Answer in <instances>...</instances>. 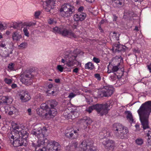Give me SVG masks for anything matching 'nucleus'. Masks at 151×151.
<instances>
[{
	"instance_id": "nucleus-1",
	"label": "nucleus",
	"mask_w": 151,
	"mask_h": 151,
	"mask_svg": "<svg viewBox=\"0 0 151 151\" xmlns=\"http://www.w3.org/2000/svg\"><path fill=\"white\" fill-rule=\"evenodd\" d=\"M151 112V101L146 102L140 107L137 111L140 120L144 129L149 128L148 118Z\"/></svg>"
},
{
	"instance_id": "nucleus-2",
	"label": "nucleus",
	"mask_w": 151,
	"mask_h": 151,
	"mask_svg": "<svg viewBox=\"0 0 151 151\" xmlns=\"http://www.w3.org/2000/svg\"><path fill=\"white\" fill-rule=\"evenodd\" d=\"M13 130L11 132L8 133L9 137L14 140V139H18L19 137H25L26 138L28 134L25 130V128L24 126L20 127L17 124H15L13 126Z\"/></svg>"
},
{
	"instance_id": "nucleus-3",
	"label": "nucleus",
	"mask_w": 151,
	"mask_h": 151,
	"mask_svg": "<svg viewBox=\"0 0 151 151\" xmlns=\"http://www.w3.org/2000/svg\"><path fill=\"white\" fill-rule=\"evenodd\" d=\"M110 105L109 104H96L90 106L86 110L89 113H91L93 109H96L98 114L102 116L106 115L110 109Z\"/></svg>"
},
{
	"instance_id": "nucleus-4",
	"label": "nucleus",
	"mask_w": 151,
	"mask_h": 151,
	"mask_svg": "<svg viewBox=\"0 0 151 151\" xmlns=\"http://www.w3.org/2000/svg\"><path fill=\"white\" fill-rule=\"evenodd\" d=\"M113 129L115 135L121 139L124 138L128 132V129L119 124H114Z\"/></svg>"
},
{
	"instance_id": "nucleus-5",
	"label": "nucleus",
	"mask_w": 151,
	"mask_h": 151,
	"mask_svg": "<svg viewBox=\"0 0 151 151\" xmlns=\"http://www.w3.org/2000/svg\"><path fill=\"white\" fill-rule=\"evenodd\" d=\"M75 11L74 7L69 4H64L60 9L61 16L64 17H70Z\"/></svg>"
},
{
	"instance_id": "nucleus-6",
	"label": "nucleus",
	"mask_w": 151,
	"mask_h": 151,
	"mask_svg": "<svg viewBox=\"0 0 151 151\" xmlns=\"http://www.w3.org/2000/svg\"><path fill=\"white\" fill-rule=\"evenodd\" d=\"M42 139H40L37 141V143H32V145L35 148L36 150L37 148L40 146H43V145H46L47 148L49 151H53V146L54 145V142L52 141H49L47 139H45L43 141H41Z\"/></svg>"
},
{
	"instance_id": "nucleus-7",
	"label": "nucleus",
	"mask_w": 151,
	"mask_h": 151,
	"mask_svg": "<svg viewBox=\"0 0 151 151\" xmlns=\"http://www.w3.org/2000/svg\"><path fill=\"white\" fill-rule=\"evenodd\" d=\"M57 102L52 101L50 104L51 108H49L46 103L42 104L40 106V108H42L47 112L50 117H53L57 113L56 110L54 108L57 105Z\"/></svg>"
},
{
	"instance_id": "nucleus-8",
	"label": "nucleus",
	"mask_w": 151,
	"mask_h": 151,
	"mask_svg": "<svg viewBox=\"0 0 151 151\" xmlns=\"http://www.w3.org/2000/svg\"><path fill=\"white\" fill-rule=\"evenodd\" d=\"M61 63H65L68 67H73L77 63L76 57L73 55L71 54H67L65 55L64 58H62L61 60Z\"/></svg>"
},
{
	"instance_id": "nucleus-9",
	"label": "nucleus",
	"mask_w": 151,
	"mask_h": 151,
	"mask_svg": "<svg viewBox=\"0 0 151 151\" xmlns=\"http://www.w3.org/2000/svg\"><path fill=\"white\" fill-rule=\"evenodd\" d=\"M113 91L114 88L112 87L105 86L99 90L98 96L100 97L109 96L113 94Z\"/></svg>"
},
{
	"instance_id": "nucleus-10",
	"label": "nucleus",
	"mask_w": 151,
	"mask_h": 151,
	"mask_svg": "<svg viewBox=\"0 0 151 151\" xmlns=\"http://www.w3.org/2000/svg\"><path fill=\"white\" fill-rule=\"evenodd\" d=\"M47 129L45 127L41 129V128H39L38 129H34L31 131L32 134L37 136L38 138V140L40 139H42L41 141H43L46 139L45 137V135L47 132Z\"/></svg>"
},
{
	"instance_id": "nucleus-11",
	"label": "nucleus",
	"mask_w": 151,
	"mask_h": 151,
	"mask_svg": "<svg viewBox=\"0 0 151 151\" xmlns=\"http://www.w3.org/2000/svg\"><path fill=\"white\" fill-rule=\"evenodd\" d=\"M34 77L33 75L31 73L27 72L21 76L20 81L21 82L27 85L32 84V79Z\"/></svg>"
},
{
	"instance_id": "nucleus-12",
	"label": "nucleus",
	"mask_w": 151,
	"mask_h": 151,
	"mask_svg": "<svg viewBox=\"0 0 151 151\" xmlns=\"http://www.w3.org/2000/svg\"><path fill=\"white\" fill-rule=\"evenodd\" d=\"M61 35L63 36L71 38H76L77 37V35L71 30L66 28L64 26L63 27Z\"/></svg>"
},
{
	"instance_id": "nucleus-13",
	"label": "nucleus",
	"mask_w": 151,
	"mask_h": 151,
	"mask_svg": "<svg viewBox=\"0 0 151 151\" xmlns=\"http://www.w3.org/2000/svg\"><path fill=\"white\" fill-rule=\"evenodd\" d=\"M102 144L104 148L108 150H113L115 146L114 141L111 140L106 139L103 141Z\"/></svg>"
},
{
	"instance_id": "nucleus-14",
	"label": "nucleus",
	"mask_w": 151,
	"mask_h": 151,
	"mask_svg": "<svg viewBox=\"0 0 151 151\" xmlns=\"http://www.w3.org/2000/svg\"><path fill=\"white\" fill-rule=\"evenodd\" d=\"M93 144L92 141L88 140H84L79 146V148L81 149V151H86L88 147H91Z\"/></svg>"
},
{
	"instance_id": "nucleus-15",
	"label": "nucleus",
	"mask_w": 151,
	"mask_h": 151,
	"mask_svg": "<svg viewBox=\"0 0 151 151\" xmlns=\"http://www.w3.org/2000/svg\"><path fill=\"white\" fill-rule=\"evenodd\" d=\"M86 17V13L83 12H78L73 16L74 20L76 21H82Z\"/></svg>"
},
{
	"instance_id": "nucleus-16",
	"label": "nucleus",
	"mask_w": 151,
	"mask_h": 151,
	"mask_svg": "<svg viewBox=\"0 0 151 151\" xmlns=\"http://www.w3.org/2000/svg\"><path fill=\"white\" fill-rule=\"evenodd\" d=\"M35 23L31 22L24 24V26L23 27V31L24 35L26 36L27 37H29V32L28 30L29 27L35 25Z\"/></svg>"
},
{
	"instance_id": "nucleus-17",
	"label": "nucleus",
	"mask_w": 151,
	"mask_h": 151,
	"mask_svg": "<svg viewBox=\"0 0 151 151\" xmlns=\"http://www.w3.org/2000/svg\"><path fill=\"white\" fill-rule=\"evenodd\" d=\"M22 38L21 33L18 30L13 32L12 34V40L14 41H18Z\"/></svg>"
},
{
	"instance_id": "nucleus-18",
	"label": "nucleus",
	"mask_w": 151,
	"mask_h": 151,
	"mask_svg": "<svg viewBox=\"0 0 151 151\" xmlns=\"http://www.w3.org/2000/svg\"><path fill=\"white\" fill-rule=\"evenodd\" d=\"M20 99L23 102H26L29 101L31 97L28 92L23 91L19 94Z\"/></svg>"
},
{
	"instance_id": "nucleus-19",
	"label": "nucleus",
	"mask_w": 151,
	"mask_h": 151,
	"mask_svg": "<svg viewBox=\"0 0 151 151\" xmlns=\"http://www.w3.org/2000/svg\"><path fill=\"white\" fill-rule=\"evenodd\" d=\"M22 137H19L18 139H16L13 141L12 143L14 146L17 147L24 145L23 142L24 140H26L24 139H23Z\"/></svg>"
},
{
	"instance_id": "nucleus-20",
	"label": "nucleus",
	"mask_w": 151,
	"mask_h": 151,
	"mask_svg": "<svg viewBox=\"0 0 151 151\" xmlns=\"http://www.w3.org/2000/svg\"><path fill=\"white\" fill-rule=\"evenodd\" d=\"M36 111L37 114L40 116L46 118L50 117V116L49 115L48 113L41 108L37 109Z\"/></svg>"
},
{
	"instance_id": "nucleus-21",
	"label": "nucleus",
	"mask_w": 151,
	"mask_h": 151,
	"mask_svg": "<svg viewBox=\"0 0 151 151\" xmlns=\"http://www.w3.org/2000/svg\"><path fill=\"white\" fill-rule=\"evenodd\" d=\"M112 2L114 7L119 8L123 5L124 0H113Z\"/></svg>"
},
{
	"instance_id": "nucleus-22",
	"label": "nucleus",
	"mask_w": 151,
	"mask_h": 151,
	"mask_svg": "<svg viewBox=\"0 0 151 151\" xmlns=\"http://www.w3.org/2000/svg\"><path fill=\"white\" fill-rule=\"evenodd\" d=\"M81 122L84 126V127H86L92 122V120L89 117H86L81 120Z\"/></svg>"
},
{
	"instance_id": "nucleus-23",
	"label": "nucleus",
	"mask_w": 151,
	"mask_h": 151,
	"mask_svg": "<svg viewBox=\"0 0 151 151\" xmlns=\"http://www.w3.org/2000/svg\"><path fill=\"white\" fill-rule=\"evenodd\" d=\"M42 1L43 2V4L46 5L47 6L45 7L44 6H43L45 10L47 12H49L52 8L50 5L51 3L50 0H42Z\"/></svg>"
},
{
	"instance_id": "nucleus-24",
	"label": "nucleus",
	"mask_w": 151,
	"mask_h": 151,
	"mask_svg": "<svg viewBox=\"0 0 151 151\" xmlns=\"http://www.w3.org/2000/svg\"><path fill=\"white\" fill-rule=\"evenodd\" d=\"M77 133V131L74 130L72 128L69 129H67L65 130V134L67 136L70 137H72L73 133L76 134Z\"/></svg>"
},
{
	"instance_id": "nucleus-25",
	"label": "nucleus",
	"mask_w": 151,
	"mask_h": 151,
	"mask_svg": "<svg viewBox=\"0 0 151 151\" xmlns=\"http://www.w3.org/2000/svg\"><path fill=\"white\" fill-rule=\"evenodd\" d=\"M10 111H9L8 114L9 115L13 114L17 115L18 113V110L13 106H11L10 107Z\"/></svg>"
},
{
	"instance_id": "nucleus-26",
	"label": "nucleus",
	"mask_w": 151,
	"mask_h": 151,
	"mask_svg": "<svg viewBox=\"0 0 151 151\" xmlns=\"http://www.w3.org/2000/svg\"><path fill=\"white\" fill-rule=\"evenodd\" d=\"M71 111L68 109H66L64 111L63 115L64 117L66 118L70 119V114Z\"/></svg>"
},
{
	"instance_id": "nucleus-27",
	"label": "nucleus",
	"mask_w": 151,
	"mask_h": 151,
	"mask_svg": "<svg viewBox=\"0 0 151 151\" xmlns=\"http://www.w3.org/2000/svg\"><path fill=\"white\" fill-rule=\"evenodd\" d=\"M85 68L86 69L92 70L94 68V66L91 62H89L85 64Z\"/></svg>"
},
{
	"instance_id": "nucleus-28",
	"label": "nucleus",
	"mask_w": 151,
	"mask_h": 151,
	"mask_svg": "<svg viewBox=\"0 0 151 151\" xmlns=\"http://www.w3.org/2000/svg\"><path fill=\"white\" fill-rule=\"evenodd\" d=\"M63 26H61L60 27H55L53 28L52 31L55 33H59L61 35V32Z\"/></svg>"
},
{
	"instance_id": "nucleus-29",
	"label": "nucleus",
	"mask_w": 151,
	"mask_h": 151,
	"mask_svg": "<svg viewBox=\"0 0 151 151\" xmlns=\"http://www.w3.org/2000/svg\"><path fill=\"white\" fill-rule=\"evenodd\" d=\"M126 114L127 115V119L131 123L133 121V119L132 113L129 111H127L126 112Z\"/></svg>"
},
{
	"instance_id": "nucleus-30",
	"label": "nucleus",
	"mask_w": 151,
	"mask_h": 151,
	"mask_svg": "<svg viewBox=\"0 0 151 151\" xmlns=\"http://www.w3.org/2000/svg\"><path fill=\"white\" fill-rule=\"evenodd\" d=\"M54 145L53 151H59L60 149V146L58 143L56 142H54Z\"/></svg>"
},
{
	"instance_id": "nucleus-31",
	"label": "nucleus",
	"mask_w": 151,
	"mask_h": 151,
	"mask_svg": "<svg viewBox=\"0 0 151 151\" xmlns=\"http://www.w3.org/2000/svg\"><path fill=\"white\" fill-rule=\"evenodd\" d=\"M70 114H71L70 119H73L75 118L78 117L79 116V112L76 111H74L71 112Z\"/></svg>"
},
{
	"instance_id": "nucleus-32",
	"label": "nucleus",
	"mask_w": 151,
	"mask_h": 151,
	"mask_svg": "<svg viewBox=\"0 0 151 151\" xmlns=\"http://www.w3.org/2000/svg\"><path fill=\"white\" fill-rule=\"evenodd\" d=\"M27 46V42H24L21 43L18 46V47L19 49H24L26 48Z\"/></svg>"
},
{
	"instance_id": "nucleus-33",
	"label": "nucleus",
	"mask_w": 151,
	"mask_h": 151,
	"mask_svg": "<svg viewBox=\"0 0 151 151\" xmlns=\"http://www.w3.org/2000/svg\"><path fill=\"white\" fill-rule=\"evenodd\" d=\"M143 139L141 138H138L135 140V142L137 145H141L143 143Z\"/></svg>"
},
{
	"instance_id": "nucleus-34",
	"label": "nucleus",
	"mask_w": 151,
	"mask_h": 151,
	"mask_svg": "<svg viewBox=\"0 0 151 151\" xmlns=\"http://www.w3.org/2000/svg\"><path fill=\"white\" fill-rule=\"evenodd\" d=\"M113 35L112 36L113 37L115 38L117 40H119L120 34L119 33L114 32L113 33Z\"/></svg>"
},
{
	"instance_id": "nucleus-35",
	"label": "nucleus",
	"mask_w": 151,
	"mask_h": 151,
	"mask_svg": "<svg viewBox=\"0 0 151 151\" xmlns=\"http://www.w3.org/2000/svg\"><path fill=\"white\" fill-rule=\"evenodd\" d=\"M64 69V67L61 65H58L57 66V69L60 72H63Z\"/></svg>"
},
{
	"instance_id": "nucleus-36",
	"label": "nucleus",
	"mask_w": 151,
	"mask_h": 151,
	"mask_svg": "<svg viewBox=\"0 0 151 151\" xmlns=\"http://www.w3.org/2000/svg\"><path fill=\"white\" fill-rule=\"evenodd\" d=\"M77 94L76 93V92H71L69 93L68 97L69 98L71 99L75 97L77 95Z\"/></svg>"
},
{
	"instance_id": "nucleus-37",
	"label": "nucleus",
	"mask_w": 151,
	"mask_h": 151,
	"mask_svg": "<svg viewBox=\"0 0 151 151\" xmlns=\"http://www.w3.org/2000/svg\"><path fill=\"white\" fill-rule=\"evenodd\" d=\"M5 82L7 84H10L12 82V80L11 79L5 78L4 80Z\"/></svg>"
},
{
	"instance_id": "nucleus-38",
	"label": "nucleus",
	"mask_w": 151,
	"mask_h": 151,
	"mask_svg": "<svg viewBox=\"0 0 151 151\" xmlns=\"http://www.w3.org/2000/svg\"><path fill=\"white\" fill-rule=\"evenodd\" d=\"M41 147H43L42 149H39L38 150V151H47V148L46 145H43V146H41Z\"/></svg>"
},
{
	"instance_id": "nucleus-39",
	"label": "nucleus",
	"mask_w": 151,
	"mask_h": 151,
	"mask_svg": "<svg viewBox=\"0 0 151 151\" xmlns=\"http://www.w3.org/2000/svg\"><path fill=\"white\" fill-rule=\"evenodd\" d=\"M14 63H11L9 64L8 66V68L10 70H14Z\"/></svg>"
},
{
	"instance_id": "nucleus-40",
	"label": "nucleus",
	"mask_w": 151,
	"mask_h": 151,
	"mask_svg": "<svg viewBox=\"0 0 151 151\" xmlns=\"http://www.w3.org/2000/svg\"><path fill=\"white\" fill-rule=\"evenodd\" d=\"M48 23L50 24H55L56 23V22L54 21V20L52 19H49L48 20Z\"/></svg>"
},
{
	"instance_id": "nucleus-41",
	"label": "nucleus",
	"mask_w": 151,
	"mask_h": 151,
	"mask_svg": "<svg viewBox=\"0 0 151 151\" xmlns=\"http://www.w3.org/2000/svg\"><path fill=\"white\" fill-rule=\"evenodd\" d=\"M95 77L98 81H100L101 79V77H100V75L98 73H96L94 75Z\"/></svg>"
},
{
	"instance_id": "nucleus-42",
	"label": "nucleus",
	"mask_w": 151,
	"mask_h": 151,
	"mask_svg": "<svg viewBox=\"0 0 151 151\" xmlns=\"http://www.w3.org/2000/svg\"><path fill=\"white\" fill-rule=\"evenodd\" d=\"M40 11H37L35 12V17L36 18H38L39 15H40Z\"/></svg>"
},
{
	"instance_id": "nucleus-43",
	"label": "nucleus",
	"mask_w": 151,
	"mask_h": 151,
	"mask_svg": "<svg viewBox=\"0 0 151 151\" xmlns=\"http://www.w3.org/2000/svg\"><path fill=\"white\" fill-rule=\"evenodd\" d=\"M6 45L3 42H2L0 45V49L1 48H3L4 49H6Z\"/></svg>"
},
{
	"instance_id": "nucleus-44",
	"label": "nucleus",
	"mask_w": 151,
	"mask_h": 151,
	"mask_svg": "<svg viewBox=\"0 0 151 151\" xmlns=\"http://www.w3.org/2000/svg\"><path fill=\"white\" fill-rule=\"evenodd\" d=\"M119 68L118 66H113L112 68V71L113 72H116L118 70Z\"/></svg>"
},
{
	"instance_id": "nucleus-45",
	"label": "nucleus",
	"mask_w": 151,
	"mask_h": 151,
	"mask_svg": "<svg viewBox=\"0 0 151 151\" xmlns=\"http://www.w3.org/2000/svg\"><path fill=\"white\" fill-rule=\"evenodd\" d=\"M93 61L94 62H95L96 63H99L100 61V60L99 58H96L95 57L93 58Z\"/></svg>"
},
{
	"instance_id": "nucleus-46",
	"label": "nucleus",
	"mask_w": 151,
	"mask_h": 151,
	"mask_svg": "<svg viewBox=\"0 0 151 151\" xmlns=\"http://www.w3.org/2000/svg\"><path fill=\"white\" fill-rule=\"evenodd\" d=\"M120 45L118 44H115L113 47V49L114 50H117V48H119Z\"/></svg>"
},
{
	"instance_id": "nucleus-47",
	"label": "nucleus",
	"mask_w": 151,
	"mask_h": 151,
	"mask_svg": "<svg viewBox=\"0 0 151 151\" xmlns=\"http://www.w3.org/2000/svg\"><path fill=\"white\" fill-rule=\"evenodd\" d=\"M78 24L77 23L74 24L73 26H72V28L73 29H76L78 27Z\"/></svg>"
},
{
	"instance_id": "nucleus-48",
	"label": "nucleus",
	"mask_w": 151,
	"mask_h": 151,
	"mask_svg": "<svg viewBox=\"0 0 151 151\" xmlns=\"http://www.w3.org/2000/svg\"><path fill=\"white\" fill-rule=\"evenodd\" d=\"M84 9V8L83 6L80 7L78 9V12H82Z\"/></svg>"
},
{
	"instance_id": "nucleus-49",
	"label": "nucleus",
	"mask_w": 151,
	"mask_h": 151,
	"mask_svg": "<svg viewBox=\"0 0 151 151\" xmlns=\"http://www.w3.org/2000/svg\"><path fill=\"white\" fill-rule=\"evenodd\" d=\"M79 71V69L78 68H76L74 69L73 70V72L75 73H77Z\"/></svg>"
},
{
	"instance_id": "nucleus-50",
	"label": "nucleus",
	"mask_w": 151,
	"mask_h": 151,
	"mask_svg": "<svg viewBox=\"0 0 151 151\" xmlns=\"http://www.w3.org/2000/svg\"><path fill=\"white\" fill-rule=\"evenodd\" d=\"M147 66L150 72L151 73V63L150 65H147Z\"/></svg>"
},
{
	"instance_id": "nucleus-51",
	"label": "nucleus",
	"mask_w": 151,
	"mask_h": 151,
	"mask_svg": "<svg viewBox=\"0 0 151 151\" xmlns=\"http://www.w3.org/2000/svg\"><path fill=\"white\" fill-rule=\"evenodd\" d=\"M4 29V26L3 25L0 23V30H2Z\"/></svg>"
},
{
	"instance_id": "nucleus-52",
	"label": "nucleus",
	"mask_w": 151,
	"mask_h": 151,
	"mask_svg": "<svg viewBox=\"0 0 151 151\" xmlns=\"http://www.w3.org/2000/svg\"><path fill=\"white\" fill-rule=\"evenodd\" d=\"M110 67V66H109L108 67V70L107 72L109 73H110L111 72H113L112 71V69L111 70L109 69Z\"/></svg>"
},
{
	"instance_id": "nucleus-53",
	"label": "nucleus",
	"mask_w": 151,
	"mask_h": 151,
	"mask_svg": "<svg viewBox=\"0 0 151 151\" xmlns=\"http://www.w3.org/2000/svg\"><path fill=\"white\" fill-rule=\"evenodd\" d=\"M148 138H147V141L148 143H150L151 142V137H150V136L149 137H147Z\"/></svg>"
},
{
	"instance_id": "nucleus-54",
	"label": "nucleus",
	"mask_w": 151,
	"mask_h": 151,
	"mask_svg": "<svg viewBox=\"0 0 151 151\" xmlns=\"http://www.w3.org/2000/svg\"><path fill=\"white\" fill-rule=\"evenodd\" d=\"M147 137L150 136L151 137V131H148V133L147 134Z\"/></svg>"
},
{
	"instance_id": "nucleus-55",
	"label": "nucleus",
	"mask_w": 151,
	"mask_h": 151,
	"mask_svg": "<svg viewBox=\"0 0 151 151\" xmlns=\"http://www.w3.org/2000/svg\"><path fill=\"white\" fill-rule=\"evenodd\" d=\"M28 112V114L29 115H31L32 114L31 113V110L30 109H29L27 110Z\"/></svg>"
},
{
	"instance_id": "nucleus-56",
	"label": "nucleus",
	"mask_w": 151,
	"mask_h": 151,
	"mask_svg": "<svg viewBox=\"0 0 151 151\" xmlns=\"http://www.w3.org/2000/svg\"><path fill=\"white\" fill-rule=\"evenodd\" d=\"M17 86V85L16 84H13L12 85V87L13 88H16Z\"/></svg>"
},
{
	"instance_id": "nucleus-57",
	"label": "nucleus",
	"mask_w": 151,
	"mask_h": 151,
	"mask_svg": "<svg viewBox=\"0 0 151 151\" xmlns=\"http://www.w3.org/2000/svg\"><path fill=\"white\" fill-rule=\"evenodd\" d=\"M11 32L9 30H7L6 31V34L7 35H10Z\"/></svg>"
},
{
	"instance_id": "nucleus-58",
	"label": "nucleus",
	"mask_w": 151,
	"mask_h": 151,
	"mask_svg": "<svg viewBox=\"0 0 151 151\" xmlns=\"http://www.w3.org/2000/svg\"><path fill=\"white\" fill-rule=\"evenodd\" d=\"M55 82L56 83H59L60 82V80L59 79H56L55 80Z\"/></svg>"
},
{
	"instance_id": "nucleus-59",
	"label": "nucleus",
	"mask_w": 151,
	"mask_h": 151,
	"mask_svg": "<svg viewBox=\"0 0 151 151\" xmlns=\"http://www.w3.org/2000/svg\"><path fill=\"white\" fill-rule=\"evenodd\" d=\"M88 151H98L97 150H96L95 149V148H94V149H92L91 148H90V149L88 150Z\"/></svg>"
},
{
	"instance_id": "nucleus-60",
	"label": "nucleus",
	"mask_w": 151,
	"mask_h": 151,
	"mask_svg": "<svg viewBox=\"0 0 151 151\" xmlns=\"http://www.w3.org/2000/svg\"><path fill=\"white\" fill-rule=\"evenodd\" d=\"M87 2L92 3L93 1H94L95 0H86Z\"/></svg>"
},
{
	"instance_id": "nucleus-61",
	"label": "nucleus",
	"mask_w": 151,
	"mask_h": 151,
	"mask_svg": "<svg viewBox=\"0 0 151 151\" xmlns=\"http://www.w3.org/2000/svg\"><path fill=\"white\" fill-rule=\"evenodd\" d=\"M39 96L37 98L38 99V100H39V101H40L41 100L40 99L41 96L40 94H39Z\"/></svg>"
},
{
	"instance_id": "nucleus-62",
	"label": "nucleus",
	"mask_w": 151,
	"mask_h": 151,
	"mask_svg": "<svg viewBox=\"0 0 151 151\" xmlns=\"http://www.w3.org/2000/svg\"><path fill=\"white\" fill-rule=\"evenodd\" d=\"M3 38V36L1 33H0V39Z\"/></svg>"
},
{
	"instance_id": "nucleus-63",
	"label": "nucleus",
	"mask_w": 151,
	"mask_h": 151,
	"mask_svg": "<svg viewBox=\"0 0 151 151\" xmlns=\"http://www.w3.org/2000/svg\"><path fill=\"white\" fill-rule=\"evenodd\" d=\"M74 146L75 147H76L77 146V143H75L74 144Z\"/></svg>"
},
{
	"instance_id": "nucleus-64",
	"label": "nucleus",
	"mask_w": 151,
	"mask_h": 151,
	"mask_svg": "<svg viewBox=\"0 0 151 151\" xmlns=\"http://www.w3.org/2000/svg\"><path fill=\"white\" fill-rule=\"evenodd\" d=\"M134 30L138 31L139 30L138 28L137 27H135Z\"/></svg>"
}]
</instances>
